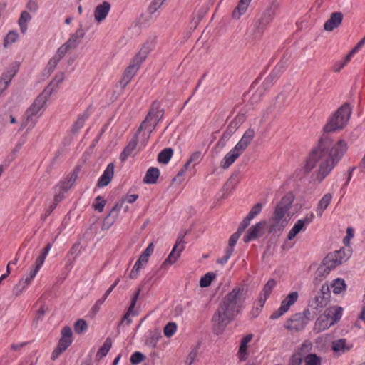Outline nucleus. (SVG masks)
I'll return each instance as SVG.
<instances>
[{
  "mask_svg": "<svg viewBox=\"0 0 365 365\" xmlns=\"http://www.w3.org/2000/svg\"><path fill=\"white\" fill-rule=\"evenodd\" d=\"M317 162H319V164L318 165V168L316 170L315 180L321 182L334 168L335 163L334 161H306V164L304 168L305 172H310L317 166L316 163Z\"/></svg>",
  "mask_w": 365,
  "mask_h": 365,
  "instance_id": "9b49d317",
  "label": "nucleus"
},
{
  "mask_svg": "<svg viewBox=\"0 0 365 365\" xmlns=\"http://www.w3.org/2000/svg\"><path fill=\"white\" fill-rule=\"evenodd\" d=\"M51 96V91L43 90L34 100L33 103L26 110V118L24 120V127L28 130L33 128L38 118L42 115L46 108V104Z\"/></svg>",
  "mask_w": 365,
  "mask_h": 365,
  "instance_id": "20e7f679",
  "label": "nucleus"
},
{
  "mask_svg": "<svg viewBox=\"0 0 365 365\" xmlns=\"http://www.w3.org/2000/svg\"><path fill=\"white\" fill-rule=\"evenodd\" d=\"M73 328L76 334H81L87 330L88 324L84 319H79L75 322Z\"/></svg>",
  "mask_w": 365,
  "mask_h": 365,
  "instance_id": "de8ad7c7",
  "label": "nucleus"
},
{
  "mask_svg": "<svg viewBox=\"0 0 365 365\" xmlns=\"http://www.w3.org/2000/svg\"><path fill=\"white\" fill-rule=\"evenodd\" d=\"M197 356V349L194 348L189 354L187 359H186V364L188 365H191L195 360L196 357Z\"/></svg>",
  "mask_w": 365,
  "mask_h": 365,
  "instance_id": "e2e57ef3",
  "label": "nucleus"
},
{
  "mask_svg": "<svg viewBox=\"0 0 365 365\" xmlns=\"http://www.w3.org/2000/svg\"><path fill=\"white\" fill-rule=\"evenodd\" d=\"M152 49L151 43H145L138 53L132 59L130 63L137 66L138 68H140L141 63L146 59Z\"/></svg>",
  "mask_w": 365,
  "mask_h": 365,
  "instance_id": "aec40b11",
  "label": "nucleus"
},
{
  "mask_svg": "<svg viewBox=\"0 0 365 365\" xmlns=\"http://www.w3.org/2000/svg\"><path fill=\"white\" fill-rule=\"evenodd\" d=\"M145 356L139 351L134 352L130 357V362L133 364H138L145 359Z\"/></svg>",
  "mask_w": 365,
  "mask_h": 365,
  "instance_id": "6e6d98bb",
  "label": "nucleus"
},
{
  "mask_svg": "<svg viewBox=\"0 0 365 365\" xmlns=\"http://www.w3.org/2000/svg\"><path fill=\"white\" fill-rule=\"evenodd\" d=\"M173 155V149L166 148L159 153L157 160H170Z\"/></svg>",
  "mask_w": 365,
  "mask_h": 365,
  "instance_id": "3c124183",
  "label": "nucleus"
},
{
  "mask_svg": "<svg viewBox=\"0 0 365 365\" xmlns=\"http://www.w3.org/2000/svg\"><path fill=\"white\" fill-rule=\"evenodd\" d=\"M262 204L260 203V202H258L257 204H255L252 207V209L250 210V211L249 212V213L247 214V217L249 218H250L251 220L254 219L257 215H259L261 211H262Z\"/></svg>",
  "mask_w": 365,
  "mask_h": 365,
  "instance_id": "603ef678",
  "label": "nucleus"
},
{
  "mask_svg": "<svg viewBox=\"0 0 365 365\" xmlns=\"http://www.w3.org/2000/svg\"><path fill=\"white\" fill-rule=\"evenodd\" d=\"M294 201V196L292 193L285 195L280 202L277 205L272 219L274 223L271 226L272 230L278 228L282 230L286 226L287 221L284 219L285 214L288 212Z\"/></svg>",
  "mask_w": 365,
  "mask_h": 365,
  "instance_id": "423d86ee",
  "label": "nucleus"
},
{
  "mask_svg": "<svg viewBox=\"0 0 365 365\" xmlns=\"http://www.w3.org/2000/svg\"><path fill=\"white\" fill-rule=\"evenodd\" d=\"M165 0H153L148 9L150 14H153L163 5Z\"/></svg>",
  "mask_w": 365,
  "mask_h": 365,
  "instance_id": "864d4df0",
  "label": "nucleus"
},
{
  "mask_svg": "<svg viewBox=\"0 0 365 365\" xmlns=\"http://www.w3.org/2000/svg\"><path fill=\"white\" fill-rule=\"evenodd\" d=\"M186 235L187 232H181L179 234L171 252L163 263V267L173 264L180 257L181 252L185 247L186 242L184 240V237Z\"/></svg>",
  "mask_w": 365,
  "mask_h": 365,
  "instance_id": "ddd939ff",
  "label": "nucleus"
},
{
  "mask_svg": "<svg viewBox=\"0 0 365 365\" xmlns=\"http://www.w3.org/2000/svg\"><path fill=\"white\" fill-rule=\"evenodd\" d=\"M276 285V282L273 279H270L268 280V282L266 283V284L264 286V288L262 289V292L260 293L259 297V307L261 308L263 307L267 297L269 296L270 293L272 292L273 288Z\"/></svg>",
  "mask_w": 365,
  "mask_h": 365,
  "instance_id": "7c9ffc66",
  "label": "nucleus"
},
{
  "mask_svg": "<svg viewBox=\"0 0 365 365\" xmlns=\"http://www.w3.org/2000/svg\"><path fill=\"white\" fill-rule=\"evenodd\" d=\"M51 247V245L48 243L43 250L42 253L38 257L35 262L34 266L31 268L29 277L24 280V284H29L40 269L41 267L44 262V260Z\"/></svg>",
  "mask_w": 365,
  "mask_h": 365,
  "instance_id": "2eb2a0df",
  "label": "nucleus"
},
{
  "mask_svg": "<svg viewBox=\"0 0 365 365\" xmlns=\"http://www.w3.org/2000/svg\"><path fill=\"white\" fill-rule=\"evenodd\" d=\"M138 69L139 68L134 66V64H132L131 63L129 64V66L125 70L123 77L119 82L121 88H125L130 83L131 79L136 74Z\"/></svg>",
  "mask_w": 365,
  "mask_h": 365,
  "instance_id": "bb28decb",
  "label": "nucleus"
},
{
  "mask_svg": "<svg viewBox=\"0 0 365 365\" xmlns=\"http://www.w3.org/2000/svg\"><path fill=\"white\" fill-rule=\"evenodd\" d=\"M164 115V109L160 108V104L158 101H154L145 118L138 128V133L143 131L140 140L138 150L145 147L147 144L150 134L155 128L158 123L163 119Z\"/></svg>",
  "mask_w": 365,
  "mask_h": 365,
  "instance_id": "7ed1b4c3",
  "label": "nucleus"
},
{
  "mask_svg": "<svg viewBox=\"0 0 365 365\" xmlns=\"http://www.w3.org/2000/svg\"><path fill=\"white\" fill-rule=\"evenodd\" d=\"M61 60L57 58L56 56H53L48 61L47 64V69L49 73H51L54 71L55 68L56 67L57 64Z\"/></svg>",
  "mask_w": 365,
  "mask_h": 365,
  "instance_id": "bf43d9fd",
  "label": "nucleus"
},
{
  "mask_svg": "<svg viewBox=\"0 0 365 365\" xmlns=\"http://www.w3.org/2000/svg\"><path fill=\"white\" fill-rule=\"evenodd\" d=\"M88 116L89 114L88 110L84 111L83 114H81L78 116L77 120L71 128V131L73 133H77L83 126L84 123Z\"/></svg>",
  "mask_w": 365,
  "mask_h": 365,
  "instance_id": "ea45409f",
  "label": "nucleus"
},
{
  "mask_svg": "<svg viewBox=\"0 0 365 365\" xmlns=\"http://www.w3.org/2000/svg\"><path fill=\"white\" fill-rule=\"evenodd\" d=\"M64 81V73L60 72L58 73L53 79L51 81V83L44 88V90H48L51 91V95L53 91L56 90L58 85L61 84Z\"/></svg>",
  "mask_w": 365,
  "mask_h": 365,
  "instance_id": "e433bc0d",
  "label": "nucleus"
},
{
  "mask_svg": "<svg viewBox=\"0 0 365 365\" xmlns=\"http://www.w3.org/2000/svg\"><path fill=\"white\" fill-rule=\"evenodd\" d=\"M286 312H287V311L285 310V309H284L282 306H280L277 310H276L271 314L270 319H273V320L277 319L279 318L281 316H282Z\"/></svg>",
  "mask_w": 365,
  "mask_h": 365,
  "instance_id": "69168bd1",
  "label": "nucleus"
},
{
  "mask_svg": "<svg viewBox=\"0 0 365 365\" xmlns=\"http://www.w3.org/2000/svg\"><path fill=\"white\" fill-rule=\"evenodd\" d=\"M330 298V289L327 284H323L319 291L314 294L309 300L308 306L312 309L321 312L327 306Z\"/></svg>",
  "mask_w": 365,
  "mask_h": 365,
  "instance_id": "6e6552de",
  "label": "nucleus"
},
{
  "mask_svg": "<svg viewBox=\"0 0 365 365\" xmlns=\"http://www.w3.org/2000/svg\"><path fill=\"white\" fill-rule=\"evenodd\" d=\"M27 9L31 12H36L38 9V5L36 1L29 0L26 4Z\"/></svg>",
  "mask_w": 365,
  "mask_h": 365,
  "instance_id": "774afa93",
  "label": "nucleus"
},
{
  "mask_svg": "<svg viewBox=\"0 0 365 365\" xmlns=\"http://www.w3.org/2000/svg\"><path fill=\"white\" fill-rule=\"evenodd\" d=\"M332 199V195L330 193L325 194L322 198L319 200L317 207L316 210L317 214L319 217H321L324 212V211L327 209V207L330 204V202Z\"/></svg>",
  "mask_w": 365,
  "mask_h": 365,
  "instance_id": "f704fd0d",
  "label": "nucleus"
},
{
  "mask_svg": "<svg viewBox=\"0 0 365 365\" xmlns=\"http://www.w3.org/2000/svg\"><path fill=\"white\" fill-rule=\"evenodd\" d=\"M252 334H247L244 336L240 341V349L237 353L238 357L241 361H244L248 356L247 344L252 340Z\"/></svg>",
  "mask_w": 365,
  "mask_h": 365,
  "instance_id": "2f4dec72",
  "label": "nucleus"
},
{
  "mask_svg": "<svg viewBox=\"0 0 365 365\" xmlns=\"http://www.w3.org/2000/svg\"><path fill=\"white\" fill-rule=\"evenodd\" d=\"M304 365H321L322 359L315 354H309L304 359Z\"/></svg>",
  "mask_w": 365,
  "mask_h": 365,
  "instance_id": "49530a36",
  "label": "nucleus"
},
{
  "mask_svg": "<svg viewBox=\"0 0 365 365\" xmlns=\"http://www.w3.org/2000/svg\"><path fill=\"white\" fill-rule=\"evenodd\" d=\"M237 183V179L235 175H232L227 181L225 182V185L222 187V191L223 192V197H225V194H228L233 190Z\"/></svg>",
  "mask_w": 365,
  "mask_h": 365,
  "instance_id": "79ce46f5",
  "label": "nucleus"
},
{
  "mask_svg": "<svg viewBox=\"0 0 365 365\" xmlns=\"http://www.w3.org/2000/svg\"><path fill=\"white\" fill-rule=\"evenodd\" d=\"M245 295V288L237 287L225 297L212 318L215 334L222 333L227 325L240 313Z\"/></svg>",
  "mask_w": 365,
  "mask_h": 365,
  "instance_id": "f03ea898",
  "label": "nucleus"
},
{
  "mask_svg": "<svg viewBox=\"0 0 365 365\" xmlns=\"http://www.w3.org/2000/svg\"><path fill=\"white\" fill-rule=\"evenodd\" d=\"M355 170H357L359 173L365 174V161H360L359 164L357 166H353L349 169L348 178L346 182L344 185V187L348 185L352 177V174Z\"/></svg>",
  "mask_w": 365,
  "mask_h": 365,
  "instance_id": "37998d69",
  "label": "nucleus"
},
{
  "mask_svg": "<svg viewBox=\"0 0 365 365\" xmlns=\"http://www.w3.org/2000/svg\"><path fill=\"white\" fill-rule=\"evenodd\" d=\"M341 255V250L336 251L327 255V256L324 259L322 264H321L317 270V276L320 277H325L329 274L331 270L341 264L344 261Z\"/></svg>",
  "mask_w": 365,
  "mask_h": 365,
  "instance_id": "0eeeda50",
  "label": "nucleus"
},
{
  "mask_svg": "<svg viewBox=\"0 0 365 365\" xmlns=\"http://www.w3.org/2000/svg\"><path fill=\"white\" fill-rule=\"evenodd\" d=\"M251 1L250 0H240L237 6L232 11V18L239 19L242 15L245 14Z\"/></svg>",
  "mask_w": 365,
  "mask_h": 365,
  "instance_id": "72a5a7b5",
  "label": "nucleus"
},
{
  "mask_svg": "<svg viewBox=\"0 0 365 365\" xmlns=\"http://www.w3.org/2000/svg\"><path fill=\"white\" fill-rule=\"evenodd\" d=\"M159 176V169L155 167H150L147 170L143 181L145 184H155L157 182Z\"/></svg>",
  "mask_w": 365,
  "mask_h": 365,
  "instance_id": "473e14b6",
  "label": "nucleus"
},
{
  "mask_svg": "<svg viewBox=\"0 0 365 365\" xmlns=\"http://www.w3.org/2000/svg\"><path fill=\"white\" fill-rule=\"evenodd\" d=\"M313 311L311 312L309 309H305L303 312L299 313L301 315H302L304 317V319L306 320V323L307 324L309 320L313 319L315 316L317 315L319 312H317L316 310L312 309Z\"/></svg>",
  "mask_w": 365,
  "mask_h": 365,
  "instance_id": "5fc2aeb1",
  "label": "nucleus"
},
{
  "mask_svg": "<svg viewBox=\"0 0 365 365\" xmlns=\"http://www.w3.org/2000/svg\"><path fill=\"white\" fill-rule=\"evenodd\" d=\"M331 286L333 289V292L336 294L341 293L346 288L344 280L339 278L334 280Z\"/></svg>",
  "mask_w": 365,
  "mask_h": 365,
  "instance_id": "a18cd8bd",
  "label": "nucleus"
},
{
  "mask_svg": "<svg viewBox=\"0 0 365 365\" xmlns=\"http://www.w3.org/2000/svg\"><path fill=\"white\" fill-rule=\"evenodd\" d=\"M111 346H112L111 339L110 338H107L106 339V341H104L103 344L102 345V346L98 349V351L96 355V359L99 361L101 359H103L104 356H106V354H108V352L109 351V350L110 349Z\"/></svg>",
  "mask_w": 365,
  "mask_h": 365,
  "instance_id": "58836bf2",
  "label": "nucleus"
},
{
  "mask_svg": "<svg viewBox=\"0 0 365 365\" xmlns=\"http://www.w3.org/2000/svg\"><path fill=\"white\" fill-rule=\"evenodd\" d=\"M84 35L85 32L81 26L71 36L65 44L70 49H74L80 44L81 40L84 37Z\"/></svg>",
  "mask_w": 365,
  "mask_h": 365,
  "instance_id": "cd10ccee",
  "label": "nucleus"
},
{
  "mask_svg": "<svg viewBox=\"0 0 365 365\" xmlns=\"http://www.w3.org/2000/svg\"><path fill=\"white\" fill-rule=\"evenodd\" d=\"M255 130L252 128L247 129L238 143L227 153L223 160H236L246 149L255 136Z\"/></svg>",
  "mask_w": 365,
  "mask_h": 365,
  "instance_id": "1a4fd4ad",
  "label": "nucleus"
},
{
  "mask_svg": "<svg viewBox=\"0 0 365 365\" xmlns=\"http://www.w3.org/2000/svg\"><path fill=\"white\" fill-rule=\"evenodd\" d=\"M266 221H260L252 226L247 231L246 235L244 236L243 240L245 242H249L261 236L263 234V230L266 226Z\"/></svg>",
  "mask_w": 365,
  "mask_h": 365,
  "instance_id": "f3484780",
  "label": "nucleus"
},
{
  "mask_svg": "<svg viewBox=\"0 0 365 365\" xmlns=\"http://www.w3.org/2000/svg\"><path fill=\"white\" fill-rule=\"evenodd\" d=\"M115 165L110 163L108 165L106 169L100 177L98 182V187H103L107 186L111 181L114 174Z\"/></svg>",
  "mask_w": 365,
  "mask_h": 365,
  "instance_id": "393cba45",
  "label": "nucleus"
},
{
  "mask_svg": "<svg viewBox=\"0 0 365 365\" xmlns=\"http://www.w3.org/2000/svg\"><path fill=\"white\" fill-rule=\"evenodd\" d=\"M327 314L331 318L333 324H336L342 316L343 309L340 307H332L326 309Z\"/></svg>",
  "mask_w": 365,
  "mask_h": 365,
  "instance_id": "4c0bfd02",
  "label": "nucleus"
},
{
  "mask_svg": "<svg viewBox=\"0 0 365 365\" xmlns=\"http://www.w3.org/2000/svg\"><path fill=\"white\" fill-rule=\"evenodd\" d=\"M71 339L61 337L58 341V346L65 351L71 345Z\"/></svg>",
  "mask_w": 365,
  "mask_h": 365,
  "instance_id": "680f3d73",
  "label": "nucleus"
},
{
  "mask_svg": "<svg viewBox=\"0 0 365 365\" xmlns=\"http://www.w3.org/2000/svg\"><path fill=\"white\" fill-rule=\"evenodd\" d=\"M110 9V4L108 1H103L98 4L94 11L95 19L98 22H101L106 19Z\"/></svg>",
  "mask_w": 365,
  "mask_h": 365,
  "instance_id": "c756f323",
  "label": "nucleus"
},
{
  "mask_svg": "<svg viewBox=\"0 0 365 365\" xmlns=\"http://www.w3.org/2000/svg\"><path fill=\"white\" fill-rule=\"evenodd\" d=\"M81 250V243L79 242L75 243L70 250V254L74 255V259L78 256Z\"/></svg>",
  "mask_w": 365,
  "mask_h": 365,
  "instance_id": "338daca9",
  "label": "nucleus"
},
{
  "mask_svg": "<svg viewBox=\"0 0 365 365\" xmlns=\"http://www.w3.org/2000/svg\"><path fill=\"white\" fill-rule=\"evenodd\" d=\"M351 108L349 103H345L329 118L324 126V133L342 130L349 120ZM331 139L325 134L318 141V145L309 153L307 160H341L347 150V143L339 140L331 145Z\"/></svg>",
  "mask_w": 365,
  "mask_h": 365,
  "instance_id": "f257e3e1",
  "label": "nucleus"
},
{
  "mask_svg": "<svg viewBox=\"0 0 365 365\" xmlns=\"http://www.w3.org/2000/svg\"><path fill=\"white\" fill-rule=\"evenodd\" d=\"M190 163L191 161L186 162L180 170H179L176 176L173 178V182H176L177 184L180 185L183 182L185 173L190 168Z\"/></svg>",
  "mask_w": 365,
  "mask_h": 365,
  "instance_id": "c03bdc74",
  "label": "nucleus"
},
{
  "mask_svg": "<svg viewBox=\"0 0 365 365\" xmlns=\"http://www.w3.org/2000/svg\"><path fill=\"white\" fill-rule=\"evenodd\" d=\"M215 274L213 272H207L200 279V286L201 287H209L212 281L215 278Z\"/></svg>",
  "mask_w": 365,
  "mask_h": 365,
  "instance_id": "09e8293b",
  "label": "nucleus"
},
{
  "mask_svg": "<svg viewBox=\"0 0 365 365\" xmlns=\"http://www.w3.org/2000/svg\"><path fill=\"white\" fill-rule=\"evenodd\" d=\"M69 50L71 49L67 47L65 43H63L61 47L58 48L54 56H56L59 60H61Z\"/></svg>",
  "mask_w": 365,
  "mask_h": 365,
  "instance_id": "13d9d810",
  "label": "nucleus"
},
{
  "mask_svg": "<svg viewBox=\"0 0 365 365\" xmlns=\"http://www.w3.org/2000/svg\"><path fill=\"white\" fill-rule=\"evenodd\" d=\"M19 67L20 63H18L11 70L3 74L0 79V95L7 88L12 77L16 74Z\"/></svg>",
  "mask_w": 365,
  "mask_h": 365,
  "instance_id": "a878e982",
  "label": "nucleus"
},
{
  "mask_svg": "<svg viewBox=\"0 0 365 365\" xmlns=\"http://www.w3.org/2000/svg\"><path fill=\"white\" fill-rule=\"evenodd\" d=\"M314 217V215L312 212H310L309 214H307L304 218L298 220L292 230L289 231L288 234V239L289 240H292L295 237V236L299 233L302 230H304L305 229V226L307 225L310 224L313 219Z\"/></svg>",
  "mask_w": 365,
  "mask_h": 365,
  "instance_id": "dca6fc26",
  "label": "nucleus"
},
{
  "mask_svg": "<svg viewBox=\"0 0 365 365\" xmlns=\"http://www.w3.org/2000/svg\"><path fill=\"white\" fill-rule=\"evenodd\" d=\"M138 198V195H127L123 200L120 202H117L110 210V212L105 217L102 227L103 229H108L117 220L118 217V213L120 210L121 209L123 202L126 201L128 203L134 202Z\"/></svg>",
  "mask_w": 365,
  "mask_h": 365,
  "instance_id": "f8f14e48",
  "label": "nucleus"
},
{
  "mask_svg": "<svg viewBox=\"0 0 365 365\" xmlns=\"http://www.w3.org/2000/svg\"><path fill=\"white\" fill-rule=\"evenodd\" d=\"M19 38V34L15 31H10L5 36L3 41V46L4 48H9L16 43Z\"/></svg>",
  "mask_w": 365,
  "mask_h": 365,
  "instance_id": "c9c22d12",
  "label": "nucleus"
},
{
  "mask_svg": "<svg viewBox=\"0 0 365 365\" xmlns=\"http://www.w3.org/2000/svg\"><path fill=\"white\" fill-rule=\"evenodd\" d=\"M331 325H334L331 318L329 317L325 310L324 313L320 315L315 322L313 331L316 333H320L329 328Z\"/></svg>",
  "mask_w": 365,
  "mask_h": 365,
  "instance_id": "6ab92c4d",
  "label": "nucleus"
},
{
  "mask_svg": "<svg viewBox=\"0 0 365 365\" xmlns=\"http://www.w3.org/2000/svg\"><path fill=\"white\" fill-rule=\"evenodd\" d=\"M246 120V115L244 113L237 114L235 118L229 123L222 137L217 142L216 149L222 148L236 132L240 126Z\"/></svg>",
  "mask_w": 365,
  "mask_h": 365,
  "instance_id": "9d476101",
  "label": "nucleus"
},
{
  "mask_svg": "<svg viewBox=\"0 0 365 365\" xmlns=\"http://www.w3.org/2000/svg\"><path fill=\"white\" fill-rule=\"evenodd\" d=\"M344 15L341 12H333L329 19L324 23V29L327 31H331L339 27L342 22Z\"/></svg>",
  "mask_w": 365,
  "mask_h": 365,
  "instance_id": "412c9836",
  "label": "nucleus"
},
{
  "mask_svg": "<svg viewBox=\"0 0 365 365\" xmlns=\"http://www.w3.org/2000/svg\"><path fill=\"white\" fill-rule=\"evenodd\" d=\"M280 5L281 3L279 0H272L270 4L261 14L260 16L255 21L254 32L256 36H262L267 26L274 20Z\"/></svg>",
  "mask_w": 365,
  "mask_h": 365,
  "instance_id": "39448f33",
  "label": "nucleus"
},
{
  "mask_svg": "<svg viewBox=\"0 0 365 365\" xmlns=\"http://www.w3.org/2000/svg\"><path fill=\"white\" fill-rule=\"evenodd\" d=\"M279 70H277V67L271 72V73L264 79L262 87L259 88L257 93L254 94L253 98H255V96H257L258 98L261 97V96L264 93V92L271 87L274 83L276 81L277 78V73Z\"/></svg>",
  "mask_w": 365,
  "mask_h": 365,
  "instance_id": "4be33fe9",
  "label": "nucleus"
},
{
  "mask_svg": "<svg viewBox=\"0 0 365 365\" xmlns=\"http://www.w3.org/2000/svg\"><path fill=\"white\" fill-rule=\"evenodd\" d=\"M78 168H76L67 177L66 180L64 181H62L59 185V190L63 191V192H67L74 184L76 182L77 177H78Z\"/></svg>",
  "mask_w": 365,
  "mask_h": 365,
  "instance_id": "c85d7f7f",
  "label": "nucleus"
},
{
  "mask_svg": "<svg viewBox=\"0 0 365 365\" xmlns=\"http://www.w3.org/2000/svg\"><path fill=\"white\" fill-rule=\"evenodd\" d=\"M297 299L298 293L297 292H292L282 302L281 306L287 312L289 307L297 302Z\"/></svg>",
  "mask_w": 365,
  "mask_h": 365,
  "instance_id": "a19ab883",
  "label": "nucleus"
},
{
  "mask_svg": "<svg viewBox=\"0 0 365 365\" xmlns=\"http://www.w3.org/2000/svg\"><path fill=\"white\" fill-rule=\"evenodd\" d=\"M140 133H138V129L136 133L132 137L130 140L128 142V145L125 147L123 150L122 151L120 158V160H125L129 157H135V154L133 153L136 150L137 145L138 144V136Z\"/></svg>",
  "mask_w": 365,
  "mask_h": 365,
  "instance_id": "a211bd4d",
  "label": "nucleus"
},
{
  "mask_svg": "<svg viewBox=\"0 0 365 365\" xmlns=\"http://www.w3.org/2000/svg\"><path fill=\"white\" fill-rule=\"evenodd\" d=\"M95 201L96 202V203L94 205L95 210L101 212L103 210L106 201L101 196H98L95 199Z\"/></svg>",
  "mask_w": 365,
  "mask_h": 365,
  "instance_id": "4d7b16f0",
  "label": "nucleus"
},
{
  "mask_svg": "<svg viewBox=\"0 0 365 365\" xmlns=\"http://www.w3.org/2000/svg\"><path fill=\"white\" fill-rule=\"evenodd\" d=\"M177 330V324L175 322H169L164 327V335L171 337Z\"/></svg>",
  "mask_w": 365,
  "mask_h": 365,
  "instance_id": "8fccbe9b",
  "label": "nucleus"
},
{
  "mask_svg": "<svg viewBox=\"0 0 365 365\" xmlns=\"http://www.w3.org/2000/svg\"><path fill=\"white\" fill-rule=\"evenodd\" d=\"M251 220H252L250 218L246 216L240 222L237 231L242 234L245 231V230L249 226Z\"/></svg>",
  "mask_w": 365,
  "mask_h": 365,
  "instance_id": "052dcab7",
  "label": "nucleus"
},
{
  "mask_svg": "<svg viewBox=\"0 0 365 365\" xmlns=\"http://www.w3.org/2000/svg\"><path fill=\"white\" fill-rule=\"evenodd\" d=\"M306 325L304 317L300 314L296 313L287 320L284 327L291 331L297 332L302 330Z\"/></svg>",
  "mask_w": 365,
  "mask_h": 365,
  "instance_id": "4468645a",
  "label": "nucleus"
},
{
  "mask_svg": "<svg viewBox=\"0 0 365 365\" xmlns=\"http://www.w3.org/2000/svg\"><path fill=\"white\" fill-rule=\"evenodd\" d=\"M105 300L106 298L103 297L96 301V302L91 309V312L93 315L96 314L97 312L100 310L101 306L104 303Z\"/></svg>",
  "mask_w": 365,
  "mask_h": 365,
  "instance_id": "0e129e2a",
  "label": "nucleus"
},
{
  "mask_svg": "<svg viewBox=\"0 0 365 365\" xmlns=\"http://www.w3.org/2000/svg\"><path fill=\"white\" fill-rule=\"evenodd\" d=\"M351 348V345L346 343L345 339H339L332 341L331 350L334 351V356H339L348 352Z\"/></svg>",
  "mask_w": 365,
  "mask_h": 365,
  "instance_id": "5701e85b",
  "label": "nucleus"
},
{
  "mask_svg": "<svg viewBox=\"0 0 365 365\" xmlns=\"http://www.w3.org/2000/svg\"><path fill=\"white\" fill-rule=\"evenodd\" d=\"M150 279V278L148 279L147 281L145 279H144L143 283L141 284L140 287H139L138 289L137 292L135 293V294L133 295V297L131 299V302L129 306L128 313L123 317V320H126L127 323L128 324H130V322H131V319L129 318V314H130L132 310L134 309L140 292L143 290V289H146V292H148L151 286L150 284H149L147 287H145L147 282Z\"/></svg>",
  "mask_w": 365,
  "mask_h": 365,
  "instance_id": "b1692460",
  "label": "nucleus"
}]
</instances>
